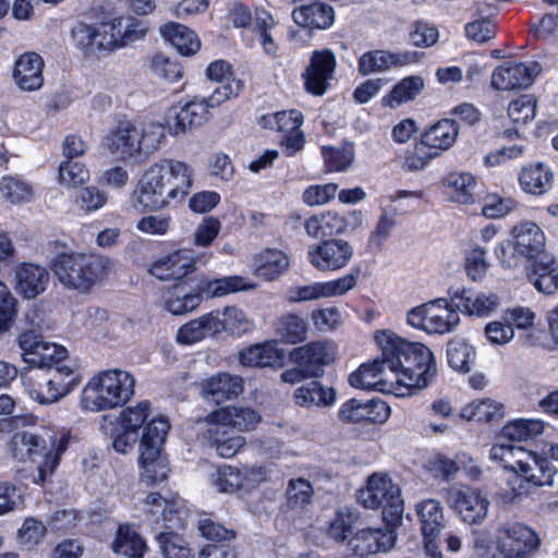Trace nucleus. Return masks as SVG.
Here are the masks:
<instances>
[{"label": "nucleus", "mask_w": 558, "mask_h": 558, "mask_svg": "<svg viewBox=\"0 0 558 558\" xmlns=\"http://www.w3.org/2000/svg\"><path fill=\"white\" fill-rule=\"evenodd\" d=\"M149 414V401L124 408L116 418L110 437L113 449L120 453L129 452L138 441L142 476L148 485H155L165 481L170 471L161 450L171 425L166 416L148 418Z\"/></svg>", "instance_id": "nucleus-1"}, {"label": "nucleus", "mask_w": 558, "mask_h": 558, "mask_svg": "<svg viewBox=\"0 0 558 558\" xmlns=\"http://www.w3.org/2000/svg\"><path fill=\"white\" fill-rule=\"evenodd\" d=\"M192 185L193 170L186 162L163 159L143 172L130 195V202L141 214L160 211L172 203L184 201Z\"/></svg>", "instance_id": "nucleus-2"}, {"label": "nucleus", "mask_w": 558, "mask_h": 558, "mask_svg": "<svg viewBox=\"0 0 558 558\" xmlns=\"http://www.w3.org/2000/svg\"><path fill=\"white\" fill-rule=\"evenodd\" d=\"M374 340L388 369L396 381L411 393L415 389L428 387L437 376V365L433 352L421 342H411L390 330H378Z\"/></svg>", "instance_id": "nucleus-3"}, {"label": "nucleus", "mask_w": 558, "mask_h": 558, "mask_svg": "<svg viewBox=\"0 0 558 558\" xmlns=\"http://www.w3.org/2000/svg\"><path fill=\"white\" fill-rule=\"evenodd\" d=\"M72 439L70 428L40 426L34 432L13 433L8 448L16 461L37 465L34 483L43 485L54 474Z\"/></svg>", "instance_id": "nucleus-4"}, {"label": "nucleus", "mask_w": 558, "mask_h": 558, "mask_svg": "<svg viewBox=\"0 0 558 558\" xmlns=\"http://www.w3.org/2000/svg\"><path fill=\"white\" fill-rule=\"evenodd\" d=\"M253 286L240 275L210 277L205 272L173 282L162 293L163 307L172 315H186L205 300L222 298Z\"/></svg>", "instance_id": "nucleus-5"}, {"label": "nucleus", "mask_w": 558, "mask_h": 558, "mask_svg": "<svg viewBox=\"0 0 558 558\" xmlns=\"http://www.w3.org/2000/svg\"><path fill=\"white\" fill-rule=\"evenodd\" d=\"M138 25L137 22L122 16L101 20L94 24L78 22L71 31V39L74 47L84 56H94L140 39L144 31H138Z\"/></svg>", "instance_id": "nucleus-6"}, {"label": "nucleus", "mask_w": 558, "mask_h": 558, "mask_svg": "<svg viewBox=\"0 0 558 558\" xmlns=\"http://www.w3.org/2000/svg\"><path fill=\"white\" fill-rule=\"evenodd\" d=\"M134 389L131 373L118 368L101 371L83 389L82 403L93 412L122 408L133 398Z\"/></svg>", "instance_id": "nucleus-7"}, {"label": "nucleus", "mask_w": 558, "mask_h": 558, "mask_svg": "<svg viewBox=\"0 0 558 558\" xmlns=\"http://www.w3.org/2000/svg\"><path fill=\"white\" fill-rule=\"evenodd\" d=\"M50 268L65 288L89 292L107 277L110 262L96 254L59 253L53 257Z\"/></svg>", "instance_id": "nucleus-8"}, {"label": "nucleus", "mask_w": 558, "mask_h": 558, "mask_svg": "<svg viewBox=\"0 0 558 558\" xmlns=\"http://www.w3.org/2000/svg\"><path fill=\"white\" fill-rule=\"evenodd\" d=\"M459 124L456 119L442 118L426 128L411 150L404 156V166L411 171L424 169L430 160L450 149L457 142Z\"/></svg>", "instance_id": "nucleus-9"}, {"label": "nucleus", "mask_w": 558, "mask_h": 558, "mask_svg": "<svg viewBox=\"0 0 558 558\" xmlns=\"http://www.w3.org/2000/svg\"><path fill=\"white\" fill-rule=\"evenodd\" d=\"M356 499L366 509H381L383 522L401 525L404 510L401 492L386 474L371 475L366 486L357 490Z\"/></svg>", "instance_id": "nucleus-10"}, {"label": "nucleus", "mask_w": 558, "mask_h": 558, "mask_svg": "<svg viewBox=\"0 0 558 558\" xmlns=\"http://www.w3.org/2000/svg\"><path fill=\"white\" fill-rule=\"evenodd\" d=\"M496 550L504 558H533L542 541L538 533L525 523L507 521L495 531Z\"/></svg>", "instance_id": "nucleus-11"}, {"label": "nucleus", "mask_w": 558, "mask_h": 558, "mask_svg": "<svg viewBox=\"0 0 558 558\" xmlns=\"http://www.w3.org/2000/svg\"><path fill=\"white\" fill-rule=\"evenodd\" d=\"M243 312L228 305L216 308L183 324L177 332V341L181 344H194L206 338H216L229 328V319L240 320Z\"/></svg>", "instance_id": "nucleus-12"}, {"label": "nucleus", "mask_w": 558, "mask_h": 558, "mask_svg": "<svg viewBox=\"0 0 558 558\" xmlns=\"http://www.w3.org/2000/svg\"><path fill=\"white\" fill-rule=\"evenodd\" d=\"M556 473L557 469L549 458L532 451L530 460H527L526 470L520 472L517 476L520 478L519 486L512 487L510 490L498 492L496 499L502 504H509L522 495H529L537 487L550 486Z\"/></svg>", "instance_id": "nucleus-13"}, {"label": "nucleus", "mask_w": 558, "mask_h": 558, "mask_svg": "<svg viewBox=\"0 0 558 558\" xmlns=\"http://www.w3.org/2000/svg\"><path fill=\"white\" fill-rule=\"evenodd\" d=\"M337 69V58L329 48L314 50L301 72L304 90L314 97L324 96L331 87Z\"/></svg>", "instance_id": "nucleus-14"}, {"label": "nucleus", "mask_w": 558, "mask_h": 558, "mask_svg": "<svg viewBox=\"0 0 558 558\" xmlns=\"http://www.w3.org/2000/svg\"><path fill=\"white\" fill-rule=\"evenodd\" d=\"M289 360L302 366L312 379L320 378L325 367L336 360V348L326 340H314L293 348L289 352Z\"/></svg>", "instance_id": "nucleus-15"}, {"label": "nucleus", "mask_w": 558, "mask_h": 558, "mask_svg": "<svg viewBox=\"0 0 558 558\" xmlns=\"http://www.w3.org/2000/svg\"><path fill=\"white\" fill-rule=\"evenodd\" d=\"M353 254V246L348 241L326 239L308 247L307 260L319 271H337L350 263Z\"/></svg>", "instance_id": "nucleus-16"}, {"label": "nucleus", "mask_w": 558, "mask_h": 558, "mask_svg": "<svg viewBox=\"0 0 558 558\" xmlns=\"http://www.w3.org/2000/svg\"><path fill=\"white\" fill-rule=\"evenodd\" d=\"M219 105L213 104L209 96L208 98L194 97L179 109L173 106L166 119L169 133L177 136L203 125L210 117L209 109Z\"/></svg>", "instance_id": "nucleus-17"}, {"label": "nucleus", "mask_w": 558, "mask_h": 558, "mask_svg": "<svg viewBox=\"0 0 558 558\" xmlns=\"http://www.w3.org/2000/svg\"><path fill=\"white\" fill-rule=\"evenodd\" d=\"M383 523L384 526L379 527H357L349 539V549L362 558L391 549L396 544L399 526H391L387 522Z\"/></svg>", "instance_id": "nucleus-18"}, {"label": "nucleus", "mask_w": 558, "mask_h": 558, "mask_svg": "<svg viewBox=\"0 0 558 558\" xmlns=\"http://www.w3.org/2000/svg\"><path fill=\"white\" fill-rule=\"evenodd\" d=\"M37 366H45L51 380L50 385L54 388L51 389L54 399L60 400L81 384V373L78 368L70 365L68 350L64 347L51 355V361L38 360Z\"/></svg>", "instance_id": "nucleus-19"}, {"label": "nucleus", "mask_w": 558, "mask_h": 558, "mask_svg": "<svg viewBox=\"0 0 558 558\" xmlns=\"http://www.w3.org/2000/svg\"><path fill=\"white\" fill-rule=\"evenodd\" d=\"M198 257L186 250H175L158 259L149 267L151 276L159 280L174 282L195 276Z\"/></svg>", "instance_id": "nucleus-20"}, {"label": "nucleus", "mask_w": 558, "mask_h": 558, "mask_svg": "<svg viewBox=\"0 0 558 558\" xmlns=\"http://www.w3.org/2000/svg\"><path fill=\"white\" fill-rule=\"evenodd\" d=\"M452 509L468 524L482 523L488 511L489 501L477 488L463 485L449 492Z\"/></svg>", "instance_id": "nucleus-21"}, {"label": "nucleus", "mask_w": 558, "mask_h": 558, "mask_svg": "<svg viewBox=\"0 0 558 558\" xmlns=\"http://www.w3.org/2000/svg\"><path fill=\"white\" fill-rule=\"evenodd\" d=\"M146 512L157 514L160 512L163 532L178 533L187 526L189 509L182 499L173 497L166 499L158 492L149 493L144 499Z\"/></svg>", "instance_id": "nucleus-22"}, {"label": "nucleus", "mask_w": 558, "mask_h": 558, "mask_svg": "<svg viewBox=\"0 0 558 558\" xmlns=\"http://www.w3.org/2000/svg\"><path fill=\"white\" fill-rule=\"evenodd\" d=\"M512 244L518 254L524 257L526 264L547 254L546 235L542 228L530 220H523L514 225L510 232Z\"/></svg>", "instance_id": "nucleus-23"}, {"label": "nucleus", "mask_w": 558, "mask_h": 558, "mask_svg": "<svg viewBox=\"0 0 558 558\" xmlns=\"http://www.w3.org/2000/svg\"><path fill=\"white\" fill-rule=\"evenodd\" d=\"M206 77L219 84L210 94L213 104H222L235 98L244 88L242 80L238 78L233 65L223 59L211 61L206 68Z\"/></svg>", "instance_id": "nucleus-24"}, {"label": "nucleus", "mask_w": 558, "mask_h": 558, "mask_svg": "<svg viewBox=\"0 0 558 558\" xmlns=\"http://www.w3.org/2000/svg\"><path fill=\"white\" fill-rule=\"evenodd\" d=\"M44 58L35 51H25L14 61L12 80L22 92H36L44 85Z\"/></svg>", "instance_id": "nucleus-25"}, {"label": "nucleus", "mask_w": 558, "mask_h": 558, "mask_svg": "<svg viewBox=\"0 0 558 558\" xmlns=\"http://www.w3.org/2000/svg\"><path fill=\"white\" fill-rule=\"evenodd\" d=\"M525 277L534 289L544 295L558 292V260L547 253L525 265Z\"/></svg>", "instance_id": "nucleus-26"}, {"label": "nucleus", "mask_w": 558, "mask_h": 558, "mask_svg": "<svg viewBox=\"0 0 558 558\" xmlns=\"http://www.w3.org/2000/svg\"><path fill=\"white\" fill-rule=\"evenodd\" d=\"M291 15L296 25L310 31L328 29L335 22L333 8L319 0H310L295 7Z\"/></svg>", "instance_id": "nucleus-27"}, {"label": "nucleus", "mask_w": 558, "mask_h": 558, "mask_svg": "<svg viewBox=\"0 0 558 558\" xmlns=\"http://www.w3.org/2000/svg\"><path fill=\"white\" fill-rule=\"evenodd\" d=\"M110 549L125 558H144L148 551V544L136 524L122 522L117 526Z\"/></svg>", "instance_id": "nucleus-28"}, {"label": "nucleus", "mask_w": 558, "mask_h": 558, "mask_svg": "<svg viewBox=\"0 0 558 558\" xmlns=\"http://www.w3.org/2000/svg\"><path fill=\"white\" fill-rule=\"evenodd\" d=\"M534 82V74L523 62L507 61L497 66L492 74L490 85L497 90L526 88Z\"/></svg>", "instance_id": "nucleus-29"}, {"label": "nucleus", "mask_w": 558, "mask_h": 558, "mask_svg": "<svg viewBox=\"0 0 558 558\" xmlns=\"http://www.w3.org/2000/svg\"><path fill=\"white\" fill-rule=\"evenodd\" d=\"M239 361L243 366L277 369L284 366L286 353L275 341H265L242 349Z\"/></svg>", "instance_id": "nucleus-30"}, {"label": "nucleus", "mask_w": 558, "mask_h": 558, "mask_svg": "<svg viewBox=\"0 0 558 558\" xmlns=\"http://www.w3.org/2000/svg\"><path fill=\"white\" fill-rule=\"evenodd\" d=\"M49 279V272L45 267L32 263H22L15 271V290L24 299H35L45 292Z\"/></svg>", "instance_id": "nucleus-31"}, {"label": "nucleus", "mask_w": 558, "mask_h": 558, "mask_svg": "<svg viewBox=\"0 0 558 558\" xmlns=\"http://www.w3.org/2000/svg\"><path fill=\"white\" fill-rule=\"evenodd\" d=\"M303 225L310 238L326 240L342 234L347 230L349 221L345 216L327 210L312 215L305 219Z\"/></svg>", "instance_id": "nucleus-32"}, {"label": "nucleus", "mask_w": 558, "mask_h": 558, "mask_svg": "<svg viewBox=\"0 0 558 558\" xmlns=\"http://www.w3.org/2000/svg\"><path fill=\"white\" fill-rule=\"evenodd\" d=\"M107 146L112 154L134 157L142 149L140 132L131 121H120L107 135Z\"/></svg>", "instance_id": "nucleus-33"}, {"label": "nucleus", "mask_w": 558, "mask_h": 558, "mask_svg": "<svg viewBox=\"0 0 558 558\" xmlns=\"http://www.w3.org/2000/svg\"><path fill=\"white\" fill-rule=\"evenodd\" d=\"M554 172L550 167L542 161H536L522 167L519 173V184L523 192L541 196L553 187Z\"/></svg>", "instance_id": "nucleus-34"}, {"label": "nucleus", "mask_w": 558, "mask_h": 558, "mask_svg": "<svg viewBox=\"0 0 558 558\" xmlns=\"http://www.w3.org/2000/svg\"><path fill=\"white\" fill-rule=\"evenodd\" d=\"M448 198L461 205H473L477 201V180L470 172H450L444 178Z\"/></svg>", "instance_id": "nucleus-35"}, {"label": "nucleus", "mask_w": 558, "mask_h": 558, "mask_svg": "<svg viewBox=\"0 0 558 558\" xmlns=\"http://www.w3.org/2000/svg\"><path fill=\"white\" fill-rule=\"evenodd\" d=\"M243 379L238 375L219 373L204 384V393L217 405L236 399L243 391Z\"/></svg>", "instance_id": "nucleus-36"}, {"label": "nucleus", "mask_w": 558, "mask_h": 558, "mask_svg": "<svg viewBox=\"0 0 558 558\" xmlns=\"http://www.w3.org/2000/svg\"><path fill=\"white\" fill-rule=\"evenodd\" d=\"M21 378L25 391L34 401L40 404H51L58 401L53 398L51 389L54 388L50 385L51 380L45 366H32L22 373Z\"/></svg>", "instance_id": "nucleus-37"}, {"label": "nucleus", "mask_w": 558, "mask_h": 558, "mask_svg": "<svg viewBox=\"0 0 558 558\" xmlns=\"http://www.w3.org/2000/svg\"><path fill=\"white\" fill-rule=\"evenodd\" d=\"M294 402L302 408H326L331 407L337 399V391L333 387H326L320 381L313 379L294 390Z\"/></svg>", "instance_id": "nucleus-38"}, {"label": "nucleus", "mask_w": 558, "mask_h": 558, "mask_svg": "<svg viewBox=\"0 0 558 558\" xmlns=\"http://www.w3.org/2000/svg\"><path fill=\"white\" fill-rule=\"evenodd\" d=\"M430 308L428 310V325L426 326L427 333L444 335L453 330L459 324L460 317L446 298H439L429 301Z\"/></svg>", "instance_id": "nucleus-39"}, {"label": "nucleus", "mask_w": 558, "mask_h": 558, "mask_svg": "<svg viewBox=\"0 0 558 558\" xmlns=\"http://www.w3.org/2000/svg\"><path fill=\"white\" fill-rule=\"evenodd\" d=\"M255 275L266 281H272L290 267L289 256L278 248H264L254 258Z\"/></svg>", "instance_id": "nucleus-40"}, {"label": "nucleus", "mask_w": 558, "mask_h": 558, "mask_svg": "<svg viewBox=\"0 0 558 558\" xmlns=\"http://www.w3.org/2000/svg\"><path fill=\"white\" fill-rule=\"evenodd\" d=\"M532 451L513 444H494L489 450V458L496 461L504 470L515 476L524 472Z\"/></svg>", "instance_id": "nucleus-41"}, {"label": "nucleus", "mask_w": 558, "mask_h": 558, "mask_svg": "<svg viewBox=\"0 0 558 558\" xmlns=\"http://www.w3.org/2000/svg\"><path fill=\"white\" fill-rule=\"evenodd\" d=\"M160 34L182 56H193L201 49V40L196 33L178 22H169L162 25Z\"/></svg>", "instance_id": "nucleus-42"}, {"label": "nucleus", "mask_w": 558, "mask_h": 558, "mask_svg": "<svg viewBox=\"0 0 558 558\" xmlns=\"http://www.w3.org/2000/svg\"><path fill=\"white\" fill-rule=\"evenodd\" d=\"M19 345L23 351L24 361L32 366H37V361H51V355L58 353L62 345L45 343L33 331H25L19 336Z\"/></svg>", "instance_id": "nucleus-43"}, {"label": "nucleus", "mask_w": 558, "mask_h": 558, "mask_svg": "<svg viewBox=\"0 0 558 558\" xmlns=\"http://www.w3.org/2000/svg\"><path fill=\"white\" fill-rule=\"evenodd\" d=\"M423 87L424 81L421 76H405L395 84L391 90L381 98V106L395 109L401 104L414 100Z\"/></svg>", "instance_id": "nucleus-44"}, {"label": "nucleus", "mask_w": 558, "mask_h": 558, "mask_svg": "<svg viewBox=\"0 0 558 558\" xmlns=\"http://www.w3.org/2000/svg\"><path fill=\"white\" fill-rule=\"evenodd\" d=\"M386 368H388L386 357L381 353L380 357L363 363L352 372L349 376V384L354 388L373 390L380 384V376Z\"/></svg>", "instance_id": "nucleus-45"}, {"label": "nucleus", "mask_w": 558, "mask_h": 558, "mask_svg": "<svg viewBox=\"0 0 558 558\" xmlns=\"http://www.w3.org/2000/svg\"><path fill=\"white\" fill-rule=\"evenodd\" d=\"M448 365L461 374H468L472 371L476 351L475 348L462 339H452L447 343Z\"/></svg>", "instance_id": "nucleus-46"}, {"label": "nucleus", "mask_w": 558, "mask_h": 558, "mask_svg": "<svg viewBox=\"0 0 558 558\" xmlns=\"http://www.w3.org/2000/svg\"><path fill=\"white\" fill-rule=\"evenodd\" d=\"M320 154L324 159L326 172L345 171L354 161L355 153L352 142L344 141L339 147L322 146Z\"/></svg>", "instance_id": "nucleus-47"}, {"label": "nucleus", "mask_w": 558, "mask_h": 558, "mask_svg": "<svg viewBox=\"0 0 558 558\" xmlns=\"http://www.w3.org/2000/svg\"><path fill=\"white\" fill-rule=\"evenodd\" d=\"M276 26L272 14L265 9H256L254 14L253 33L257 36L264 52L270 57H277L279 45L271 35Z\"/></svg>", "instance_id": "nucleus-48"}, {"label": "nucleus", "mask_w": 558, "mask_h": 558, "mask_svg": "<svg viewBox=\"0 0 558 558\" xmlns=\"http://www.w3.org/2000/svg\"><path fill=\"white\" fill-rule=\"evenodd\" d=\"M229 422L238 430L247 432L255 428L260 421V415L250 408L225 407L211 412V417Z\"/></svg>", "instance_id": "nucleus-49"}, {"label": "nucleus", "mask_w": 558, "mask_h": 558, "mask_svg": "<svg viewBox=\"0 0 558 558\" xmlns=\"http://www.w3.org/2000/svg\"><path fill=\"white\" fill-rule=\"evenodd\" d=\"M360 514L349 508L338 509L327 527V535L337 543L348 542L352 537L353 530L357 529Z\"/></svg>", "instance_id": "nucleus-50"}, {"label": "nucleus", "mask_w": 558, "mask_h": 558, "mask_svg": "<svg viewBox=\"0 0 558 558\" xmlns=\"http://www.w3.org/2000/svg\"><path fill=\"white\" fill-rule=\"evenodd\" d=\"M308 332L307 322L296 314L282 315L278 322L277 335L287 344H299L306 340Z\"/></svg>", "instance_id": "nucleus-51"}, {"label": "nucleus", "mask_w": 558, "mask_h": 558, "mask_svg": "<svg viewBox=\"0 0 558 558\" xmlns=\"http://www.w3.org/2000/svg\"><path fill=\"white\" fill-rule=\"evenodd\" d=\"M416 513L421 523V531L432 535L434 532H441L445 527L444 512L439 501L426 499L416 505Z\"/></svg>", "instance_id": "nucleus-52"}, {"label": "nucleus", "mask_w": 558, "mask_h": 558, "mask_svg": "<svg viewBox=\"0 0 558 558\" xmlns=\"http://www.w3.org/2000/svg\"><path fill=\"white\" fill-rule=\"evenodd\" d=\"M544 422L539 420L518 418L508 422L501 428V436L508 440H529L543 434Z\"/></svg>", "instance_id": "nucleus-53"}, {"label": "nucleus", "mask_w": 558, "mask_h": 558, "mask_svg": "<svg viewBox=\"0 0 558 558\" xmlns=\"http://www.w3.org/2000/svg\"><path fill=\"white\" fill-rule=\"evenodd\" d=\"M536 110L537 98L535 95L521 94L509 102L507 113L514 125H525L535 118Z\"/></svg>", "instance_id": "nucleus-54"}, {"label": "nucleus", "mask_w": 558, "mask_h": 558, "mask_svg": "<svg viewBox=\"0 0 558 558\" xmlns=\"http://www.w3.org/2000/svg\"><path fill=\"white\" fill-rule=\"evenodd\" d=\"M462 415L470 421L498 422L504 416V405L490 399H485L466 405Z\"/></svg>", "instance_id": "nucleus-55"}, {"label": "nucleus", "mask_w": 558, "mask_h": 558, "mask_svg": "<svg viewBox=\"0 0 558 558\" xmlns=\"http://www.w3.org/2000/svg\"><path fill=\"white\" fill-rule=\"evenodd\" d=\"M156 541L163 558H195L194 551L179 533L160 532Z\"/></svg>", "instance_id": "nucleus-56"}, {"label": "nucleus", "mask_w": 558, "mask_h": 558, "mask_svg": "<svg viewBox=\"0 0 558 558\" xmlns=\"http://www.w3.org/2000/svg\"><path fill=\"white\" fill-rule=\"evenodd\" d=\"M0 192L11 204L28 202L33 196L32 185L12 175H5L1 179Z\"/></svg>", "instance_id": "nucleus-57"}, {"label": "nucleus", "mask_w": 558, "mask_h": 558, "mask_svg": "<svg viewBox=\"0 0 558 558\" xmlns=\"http://www.w3.org/2000/svg\"><path fill=\"white\" fill-rule=\"evenodd\" d=\"M388 50L374 49L362 53L357 58V72L361 76L389 71Z\"/></svg>", "instance_id": "nucleus-58"}, {"label": "nucleus", "mask_w": 558, "mask_h": 558, "mask_svg": "<svg viewBox=\"0 0 558 558\" xmlns=\"http://www.w3.org/2000/svg\"><path fill=\"white\" fill-rule=\"evenodd\" d=\"M19 312V302L9 287L0 281V335L13 327Z\"/></svg>", "instance_id": "nucleus-59"}, {"label": "nucleus", "mask_w": 558, "mask_h": 558, "mask_svg": "<svg viewBox=\"0 0 558 558\" xmlns=\"http://www.w3.org/2000/svg\"><path fill=\"white\" fill-rule=\"evenodd\" d=\"M314 489L306 478H291L288 482L286 496L290 509L303 508L312 501Z\"/></svg>", "instance_id": "nucleus-60"}, {"label": "nucleus", "mask_w": 558, "mask_h": 558, "mask_svg": "<svg viewBox=\"0 0 558 558\" xmlns=\"http://www.w3.org/2000/svg\"><path fill=\"white\" fill-rule=\"evenodd\" d=\"M150 68L155 75L170 83L178 82L183 77L182 64L163 53L153 56Z\"/></svg>", "instance_id": "nucleus-61"}, {"label": "nucleus", "mask_w": 558, "mask_h": 558, "mask_svg": "<svg viewBox=\"0 0 558 558\" xmlns=\"http://www.w3.org/2000/svg\"><path fill=\"white\" fill-rule=\"evenodd\" d=\"M338 418L343 424L361 425L367 427L365 416V401L357 398H350L344 401L338 410Z\"/></svg>", "instance_id": "nucleus-62"}, {"label": "nucleus", "mask_w": 558, "mask_h": 558, "mask_svg": "<svg viewBox=\"0 0 558 558\" xmlns=\"http://www.w3.org/2000/svg\"><path fill=\"white\" fill-rule=\"evenodd\" d=\"M89 179L86 166L75 160H65L59 166V180L69 187H76Z\"/></svg>", "instance_id": "nucleus-63"}, {"label": "nucleus", "mask_w": 558, "mask_h": 558, "mask_svg": "<svg viewBox=\"0 0 558 558\" xmlns=\"http://www.w3.org/2000/svg\"><path fill=\"white\" fill-rule=\"evenodd\" d=\"M464 32L469 39L477 44H484L496 36L497 24L490 17L480 16L478 19L466 23Z\"/></svg>", "instance_id": "nucleus-64"}]
</instances>
